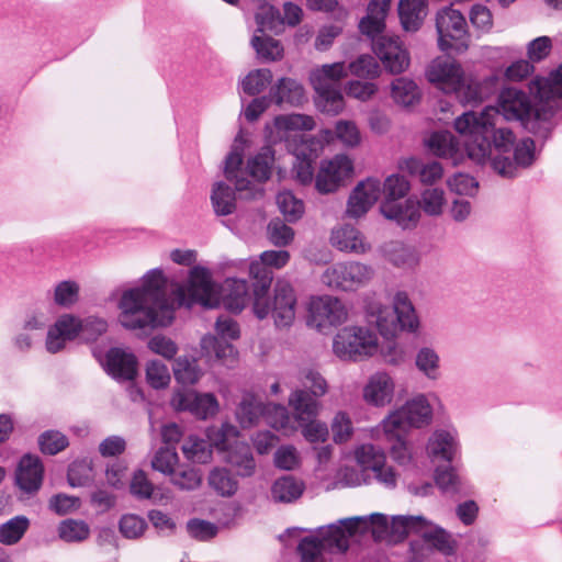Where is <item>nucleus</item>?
Returning a JSON list of instances; mask_svg holds the SVG:
<instances>
[{
  "label": "nucleus",
  "mask_w": 562,
  "mask_h": 562,
  "mask_svg": "<svg viewBox=\"0 0 562 562\" xmlns=\"http://www.w3.org/2000/svg\"><path fill=\"white\" fill-rule=\"evenodd\" d=\"M105 368L114 379L132 381L137 375V359L121 348H111L105 357Z\"/></svg>",
  "instance_id": "23"
},
{
  "label": "nucleus",
  "mask_w": 562,
  "mask_h": 562,
  "mask_svg": "<svg viewBox=\"0 0 562 562\" xmlns=\"http://www.w3.org/2000/svg\"><path fill=\"white\" fill-rule=\"evenodd\" d=\"M30 527V520L25 516H15L0 525V543L13 546L18 543Z\"/></svg>",
  "instance_id": "45"
},
{
  "label": "nucleus",
  "mask_w": 562,
  "mask_h": 562,
  "mask_svg": "<svg viewBox=\"0 0 562 562\" xmlns=\"http://www.w3.org/2000/svg\"><path fill=\"white\" fill-rule=\"evenodd\" d=\"M179 463V457L173 447H161L153 457L151 467L165 475H171Z\"/></svg>",
  "instance_id": "50"
},
{
  "label": "nucleus",
  "mask_w": 562,
  "mask_h": 562,
  "mask_svg": "<svg viewBox=\"0 0 562 562\" xmlns=\"http://www.w3.org/2000/svg\"><path fill=\"white\" fill-rule=\"evenodd\" d=\"M490 142L491 155L482 164L491 159L493 169L503 177H515L519 167H529L535 160V142L531 138H525L515 146L513 159L509 154L514 144L508 151H501L495 148L493 138H490Z\"/></svg>",
  "instance_id": "11"
},
{
  "label": "nucleus",
  "mask_w": 562,
  "mask_h": 562,
  "mask_svg": "<svg viewBox=\"0 0 562 562\" xmlns=\"http://www.w3.org/2000/svg\"><path fill=\"white\" fill-rule=\"evenodd\" d=\"M38 443L43 453L54 456L67 448L68 439L59 431L47 430L40 436Z\"/></svg>",
  "instance_id": "62"
},
{
  "label": "nucleus",
  "mask_w": 562,
  "mask_h": 562,
  "mask_svg": "<svg viewBox=\"0 0 562 562\" xmlns=\"http://www.w3.org/2000/svg\"><path fill=\"white\" fill-rule=\"evenodd\" d=\"M409 191V182L404 176L391 175L383 184L384 201L396 202L404 198Z\"/></svg>",
  "instance_id": "61"
},
{
  "label": "nucleus",
  "mask_w": 562,
  "mask_h": 562,
  "mask_svg": "<svg viewBox=\"0 0 562 562\" xmlns=\"http://www.w3.org/2000/svg\"><path fill=\"white\" fill-rule=\"evenodd\" d=\"M357 462L363 472H372L374 479L387 488H393L397 482L394 469L385 463V454L373 445H362L356 450Z\"/></svg>",
  "instance_id": "17"
},
{
  "label": "nucleus",
  "mask_w": 562,
  "mask_h": 562,
  "mask_svg": "<svg viewBox=\"0 0 562 562\" xmlns=\"http://www.w3.org/2000/svg\"><path fill=\"white\" fill-rule=\"evenodd\" d=\"M301 387L314 395L324 396L328 391L325 378L314 369H304L300 373Z\"/></svg>",
  "instance_id": "59"
},
{
  "label": "nucleus",
  "mask_w": 562,
  "mask_h": 562,
  "mask_svg": "<svg viewBox=\"0 0 562 562\" xmlns=\"http://www.w3.org/2000/svg\"><path fill=\"white\" fill-rule=\"evenodd\" d=\"M277 204L280 212L289 222H295L304 213V204L301 200L296 199L292 192L282 191L277 195Z\"/></svg>",
  "instance_id": "53"
},
{
  "label": "nucleus",
  "mask_w": 562,
  "mask_h": 562,
  "mask_svg": "<svg viewBox=\"0 0 562 562\" xmlns=\"http://www.w3.org/2000/svg\"><path fill=\"white\" fill-rule=\"evenodd\" d=\"M202 351L210 358L221 361L227 367H232L236 361V350L232 344L221 340L215 336L206 335L201 340Z\"/></svg>",
  "instance_id": "37"
},
{
  "label": "nucleus",
  "mask_w": 562,
  "mask_h": 562,
  "mask_svg": "<svg viewBox=\"0 0 562 562\" xmlns=\"http://www.w3.org/2000/svg\"><path fill=\"white\" fill-rule=\"evenodd\" d=\"M238 431L229 424L222 425L215 437H211L215 447L225 452L224 461L228 463L238 476L248 477L255 473L256 462L250 447L247 443L232 440L236 439Z\"/></svg>",
  "instance_id": "7"
},
{
  "label": "nucleus",
  "mask_w": 562,
  "mask_h": 562,
  "mask_svg": "<svg viewBox=\"0 0 562 562\" xmlns=\"http://www.w3.org/2000/svg\"><path fill=\"white\" fill-rule=\"evenodd\" d=\"M427 80L446 94H456L460 102L482 101L483 91L479 81L468 76L461 64L450 56L432 59L426 68Z\"/></svg>",
  "instance_id": "4"
},
{
  "label": "nucleus",
  "mask_w": 562,
  "mask_h": 562,
  "mask_svg": "<svg viewBox=\"0 0 562 562\" xmlns=\"http://www.w3.org/2000/svg\"><path fill=\"white\" fill-rule=\"evenodd\" d=\"M378 349L376 336L364 327H345L334 338L333 350L342 360H361Z\"/></svg>",
  "instance_id": "8"
},
{
  "label": "nucleus",
  "mask_w": 562,
  "mask_h": 562,
  "mask_svg": "<svg viewBox=\"0 0 562 562\" xmlns=\"http://www.w3.org/2000/svg\"><path fill=\"white\" fill-rule=\"evenodd\" d=\"M44 468L38 457L25 454L21 458L16 472L15 482L18 486L26 492H36L43 481Z\"/></svg>",
  "instance_id": "22"
},
{
  "label": "nucleus",
  "mask_w": 562,
  "mask_h": 562,
  "mask_svg": "<svg viewBox=\"0 0 562 562\" xmlns=\"http://www.w3.org/2000/svg\"><path fill=\"white\" fill-rule=\"evenodd\" d=\"M251 46L257 55L267 61H276L283 57V46L280 41L266 34H255L251 38Z\"/></svg>",
  "instance_id": "46"
},
{
  "label": "nucleus",
  "mask_w": 562,
  "mask_h": 562,
  "mask_svg": "<svg viewBox=\"0 0 562 562\" xmlns=\"http://www.w3.org/2000/svg\"><path fill=\"white\" fill-rule=\"evenodd\" d=\"M181 450L184 457L194 463H207L212 459L211 443L198 437H189Z\"/></svg>",
  "instance_id": "48"
},
{
  "label": "nucleus",
  "mask_w": 562,
  "mask_h": 562,
  "mask_svg": "<svg viewBox=\"0 0 562 562\" xmlns=\"http://www.w3.org/2000/svg\"><path fill=\"white\" fill-rule=\"evenodd\" d=\"M319 397L305 389L297 387L289 396V406L297 420H312L316 418L322 407Z\"/></svg>",
  "instance_id": "26"
},
{
  "label": "nucleus",
  "mask_w": 562,
  "mask_h": 562,
  "mask_svg": "<svg viewBox=\"0 0 562 562\" xmlns=\"http://www.w3.org/2000/svg\"><path fill=\"white\" fill-rule=\"evenodd\" d=\"M272 80L269 69H256L250 71L241 81V89L248 95L260 93Z\"/></svg>",
  "instance_id": "55"
},
{
  "label": "nucleus",
  "mask_w": 562,
  "mask_h": 562,
  "mask_svg": "<svg viewBox=\"0 0 562 562\" xmlns=\"http://www.w3.org/2000/svg\"><path fill=\"white\" fill-rule=\"evenodd\" d=\"M108 330L105 319L97 316L80 318V338L86 341H94Z\"/></svg>",
  "instance_id": "63"
},
{
  "label": "nucleus",
  "mask_w": 562,
  "mask_h": 562,
  "mask_svg": "<svg viewBox=\"0 0 562 562\" xmlns=\"http://www.w3.org/2000/svg\"><path fill=\"white\" fill-rule=\"evenodd\" d=\"M170 404L176 411H188L201 419L214 416L218 411V402L213 394H198L184 389L173 392Z\"/></svg>",
  "instance_id": "19"
},
{
  "label": "nucleus",
  "mask_w": 562,
  "mask_h": 562,
  "mask_svg": "<svg viewBox=\"0 0 562 562\" xmlns=\"http://www.w3.org/2000/svg\"><path fill=\"white\" fill-rule=\"evenodd\" d=\"M249 273L256 280L254 288V313L259 319H263L270 312V304L266 294L271 285L272 270L261 260L249 265Z\"/></svg>",
  "instance_id": "21"
},
{
  "label": "nucleus",
  "mask_w": 562,
  "mask_h": 562,
  "mask_svg": "<svg viewBox=\"0 0 562 562\" xmlns=\"http://www.w3.org/2000/svg\"><path fill=\"white\" fill-rule=\"evenodd\" d=\"M445 201L442 189L429 188L422 192L420 201H416V203L419 205V210L423 209L426 214L436 216L441 214Z\"/></svg>",
  "instance_id": "54"
},
{
  "label": "nucleus",
  "mask_w": 562,
  "mask_h": 562,
  "mask_svg": "<svg viewBox=\"0 0 562 562\" xmlns=\"http://www.w3.org/2000/svg\"><path fill=\"white\" fill-rule=\"evenodd\" d=\"M380 210L386 218L395 221L403 228L415 227L420 218L419 205L412 198L403 203L383 201Z\"/></svg>",
  "instance_id": "24"
},
{
  "label": "nucleus",
  "mask_w": 562,
  "mask_h": 562,
  "mask_svg": "<svg viewBox=\"0 0 562 562\" xmlns=\"http://www.w3.org/2000/svg\"><path fill=\"white\" fill-rule=\"evenodd\" d=\"M257 24L256 34L272 32L279 34L283 31V21L280 11L270 4L261 5L255 14Z\"/></svg>",
  "instance_id": "41"
},
{
  "label": "nucleus",
  "mask_w": 562,
  "mask_h": 562,
  "mask_svg": "<svg viewBox=\"0 0 562 562\" xmlns=\"http://www.w3.org/2000/svg\"><path fill=\"white\" fill-rule=\"evenodd\" d=\"M435 481L437 486L443 492L454 494L461 491L462 481L452 467H439L436 470Z\"/></svg>",
  "instance_id": "57"
},
{
  "label": "nucleus",
  "mask_w": 562,
  "mask_h": 562,
  "mask_svg": "<svg viewBox=\"0 0 562 562\" xmlns=\"http://www.w3.org/2000/svg\"><path fill=\"white\" fill-rule=\"evenodd\" d=\"M416 367L429 379L438 378L439 356L428 347L422 348L416 356Z\"/></svg>",
  "instance_id": "60"
},
{
  "label": "nucleus",
  "mask_w": 562,
  "mask_h": 562,
  "mask_svg": "<svg viewBox=\"0 0 562 562\" xmlns=\"http://www.w3.org/2000/svg\"><path fill=\"white\" fill-rule=\"evenodd\" d=\"M394 383L392 378L384 372L373 374L363 390L364 400L375 406L389 404L393 397Z\"/></svg>",
  "instance_id": "25"
},
{
  "label": "nucleus",
  "mask_w": 562,
  "mask_h": 562,
  "mask_svg": "<svg viewBox=\"0 0 562 562\" xmlns=\"http://www.w3.org/2000/svg\"><path fill=\"white\" fill-rule=\"evenodd\" d=\"M270 97L278 105L286 103L292 106H300L306 101L303 86L292 78H281L271 88Z\"/></svg>",
  "instance_id": "30"
},
{
  "label": "nucleus",
  "mask_w": 562,
  "mask_h": 562,
  "mask_svg": "<svg viewBox=\"0 0 562 562\" xmlns=\"http://www.w3.org/2000/svg\"><path fill=\"white\" fill-rule=\"evenodd\" d=\"M146 380L154 389L166 387L170 382V374L165 363L153 360L146 368Z\"/></svg>",
  "instance_id": "64"
},
{
  "label": "nucleus",
  "mask_w": 562,
  "mask_h": 562,
  "mask_svg": "<svg viewBox=\"0 0 562 562\" xmlns=\"http://www.w3.org/2000/svg\"><path fill=\"white\" fill-rule=\"evenodd\" d=\"M353 171L352 161L346 155H336L323 160L315 179L316 189L322 193L334 192Z\"/></svg>",
  "instance_id": "18"
},
{
  "label": "nucleus",
  "mask_w": 562,
  "mask_h": 562,
  "mask_svg": "<svg viewBox=\"0 0 562 562\" xmlns=\"http://www.w3.org/2000/svg\"><path fill=\"white\" fill-rule=\"evenodd\" d=\"M331 245L346 252L364 254L370 249L362 234L351 225H342L333 231Z\"/></svg>",
  "instance_id": "28"
},
{
  "label": "nucleus",
  "mask_w": 562,
  "mask_h": 562,
  "mask_svg": "<svg viewBox=\"0 0 562 562\" xmlns=\"http://www.w3.org/2000/svg\"><path fill=\"white\" fill-rule=\"evenodd\" d=\"M305 490V484L292 475H284L274 481L271 486V498L276 503H293Z\"/></svg>",
  "instance_id": "34"
},
{
  "label": "nucleus",
  "mask_w": 562,
  "mask_h": 562,
  "mask_svg": "<svg viewBox=\"0 0 562 562\" xmlns=\"http://www.w3.org/2000/svg\"><path fill=\"white\" fill-rule=\"evenodd\" d=\"M371 38L373 52L389 72L397 75L408 68L409 55L397 36L379 34Z\"/></svg>",
  "instance_id": "16"
},
{
  "label": "nucleus",
  "mask_w": 562,
  "mask_h": 562,
  "mask_svg": "<svg viewBox=\"0 0 562 562\" xmlns=\"http://www.w3.org/2000/svg\"><path fill=\"white\" fill-rule=\"evenodd\" d=\"M431 151L439 157L451 158L454 161L459 154V144L449 132L434 133L428 139Z\"/></svg>",
  "instance_id": "44"
},
{
  "label": "nucleus",
  "mask_w": 562,
  "mask_h": 562,
  "mask_svg": "<svg viewBox=\"0 0 562 562\" xmlns=\"http://www.w3.org/2000/svg\"><path fill=\"white\" fill-rule=\"evenodd\" d=\"M398 15L405 31H417L427 15L426 0H400Z\"/></svg>",
  "instance_id": "33"
},
{
  "label": "nucleus",
  "mask_w": 562,
  "mask_h": 562,
  "mask_svg": "<svg viewBox=\"0 0 562 562\" xmlns=\"http://www.w3.org/2000/svg\"><path fill=\"white\" fill-rule=\"evenodd\" d=\"M274 125L281 131H312L315 121L310 115L292 113L277 116Z\"/></svg>",
  "instance_id": "52"
},
{
  "label": "nucleus",
  "mask_w": 562,
  "mask_h": 562,
  "mask_svg": "<svg viewBox=\"0 0 562 562\" xmlns=\"http://www.w3.org/2000/svg\"><path fill=\"white\" fill-rule=\"evenodd\" d=\"M530 88L540 100L562 99V64L548 77H536Z\"/></svg>",
  "instance_id": "36"
},
{
  "label": "nucleus",
  "mask_w": 562,
  "mask_h": 562,
  "mask_svg": "<svg viewBox=\"0 0 562 562\" xmlns=\"http://www.w3.org/2000/svg\"><path fill=\"white\" fill-rule=\"evenodd\" d=\"M249 300V286L246 280L226 279L223 286V304L228 311L241 312Z\"/></svg>",
  "instance_id": "31"
},
{
  "label": "nucleus",
  "mask_w": 562,
  "mask_h": 562,
  "mask_svg": "<svg viewBox=\"0 0 562 562\" xmlns=\"http://www.w3.org/2000/svg\"><path fill=\"white\" fill-rule=\"evenodd\" d=\"M220 299L210 271L195 266L190 270L188 284L170 286L160 270L149 271L140 288L125 291L120 301L122 326L128 329L167 326L176 308H191L194 304L215 307Z\"/></svg>",
  "instance_id": "1"
},
{
  "label": "nucleus",
  "mask_w": 562,
  "mask_h": 562,
  "mask_svg": "<svg viewBox=\"0 0 562 562\" xmlns=\"http://www.w3.org/2000/svg\"><path fill=\"white\" fill-rule=\"evenodd\" d=\"M241 165L243 149L239 146H234L225 160L224 173L226 179L229 181H234L236 191H250L249 195L252 198L256 196V194H261V191L256 189L250 180L240 176L243 173V170L240 168Z\"/></svg>",
  "instance_id": "29"
},
{
  "label": "nucleus",
  "mask_w": 562,
  "mask_h": 562,
  "mask_svg": "<svg viewBox=\"0 0 562 562\" xmlns=\"http://www.w3.org/2000/svg\"><path fill=\"white\" fill-rule=\"evenodd\" d=\"M529 90L541 105H533L524 91L506 88L498 97L497 108L486 106L480 114L470 111L456 119L454 128L464 137V148L470 159L483 162L491 155L490 138H493L495 148L501 151H508L515 144V135L510 130L495 128L499 115L508 121H520L532 132H536V124L548 121L553 115V106L550 102L555 99L540 100L531 92V88Z\"/></svg>",
  "instance_id": "2"
},
{
  "label": "nucleus",
  "mask_w": 562,
  "mask_h": 562,
  "mask_svg": "<svg viewBox=\"0 0 562 562\" xmlns=\"http://www.w3.org/2000/svg\"><path fill=\"white\" fill-rule=\"evenodd\" d=\"M432 411L424 395L408 401L403 407L383 420L385 432L405 431L408 427H422L431 420Z\"/></svg>",
  "instance_id": "12"
},
{
  "label": "nucleus",
  "mask_w": 562,
  "mask_h": 562,
  "mask_svg": "<svg viewBox=\"0 0 562 562\" xmlns=\"http://www.w3.org/2000/svg\"><path fill=\"white\" fill-rule=\"evenodd\" d=\"M427 449L430 457L451 462L458 451V445L453 436L445 430H439L430 437Z\"/></svg>",
  "instance_id": "39"
},
{
  "label": "nucleus",
  "mask_w": 562,
  "mask_h": 562,
  "mask_svg": "<svg viewBox=\"0 0 562 562\" xmlns=\"http://www.w3.org/2000/svg\"><path fill=\"white\" fill-rule=\"evenodd\" d=\"M392 527L395 532L407 535L416 531L439 551L449 554L452 552V540L450 536L441 528L428 526L422 516H396L393 518Z\"/></svg>",
  "instance_id": "13"
},
{
  "label": "nucleus",
  "mask_w": 562,
  "mask_h": 562,
  "mask_svg": "<svg viewBox=\"0 0 562 562\" xmlns=\"http://www.w3.org/2000/svg\"><path fill=\"white\" fill-rule=\"evenodd\" d=\"M401 168L409 175L418 177L423 184H434L443 176V169L439 162H423L414 157L403 160Z\"/></svg>",
  "instance_id": "32"
},
{
  "label": "nucleus",
  "mask_w": 562,
  "mask_h": 562,
  "mask_svg": "<svg viewBox=\"0 0 562 562\" xmlns=\"http://www.w3.org/2000/svg\"><path fill=\"white\" fill-rule=\"evenodd\" d=\"M374 270L371 266L346 261L329 266L322 274V282L331 289L355 291L367 285L373 278Z\"/></svg>",
  "instance_id": "9"
},
{
  "label": "nucleus",
  "mask_w": 562,
  "mask_h": 562,
  "mask_svg": "<svg viewBox=\"0 0 562 562\" xmlns=\"http://www.w3.org/2000/svg\"><path fill=\"white\" fill-rule=\"evenodd\" d=\"M207 481L211 488L224 497L233 496L238 490V481L225 468H214L210 472Z\"/></svg>",
  "instance_id": "43"
},
{
  "label": "nucleus",
  "mask_w": 562,
  "mask_h": 562,
  "mask_svg": "<svg viewBox=\"0 0 562 562\" xmlns=\"http://www.w3.org/2000/svg\"><path fill=\"white\" fill-rule=\"evenodd\" d=\"M268 406L257 396L245 394L236 409V417L243 428L255 426L265 418Z\"/></svg>",
  "instance_id": "35"
},
{
  "label": "nucleus",
  "mask_w": 562,
  "mask_h": 562,
  "mask_svg": "<svg viewBox=\"0 0 562 562\" xmlns=\"http://www.w3.org/2000/svg\"><path fill=\"white\" fill-rule=\"evenodd\" d=\"M68 482L71 486H85L93 480L92 461L81 459L74 461L68 469Z\"/></svg>",
  "instance_id": "51"
},
{
  "label": "nucleus",
  "mask_w": 562,
  "mask_h": 562,
  "mask_svg": "<svg viewBox=\"0 0 562 562\" xmlns=\"http://www.w3.org/2000/svg\"><path fill=\"white\" fill-rule=\"evenodd\" d=\"M369 322L374 324L384 337H392L398 329L415 330L418 318L415 308L405 292H397L393 300V307L380 303H371L367 307Z\"/></svg>",
  "instance_id": "5"
},
{
  "label": "nucleus",
  "mask_w": 562,
  "mask_h": 562,
  "mask_svg": "<svg viewBox=\"0 0 562 562\" xmlns=\"http://www.w3.org/2000/svg\"><path fill=\"white\" fill-rule=\"evenodd\" d=\"M438 44L441 50L464 52L469 47L467 21L460 11L446 7L436 16Z\"/></svg>",
  "instance_id": "10"
},
{
  "label": "nucleus",
  "mask_w": 562,
  "mask_h": 562,
  "mask_svg": "<svg viewBox=\"0 0 562 562\" xmlns=\"http://www.w3.org/2000/svg\"><path fill=\"white\" fill-rule=\"evenodd\" d=\"M211 202L216 215H231L236 211L235 190L223 181L216 182L212 189Z\"/></svg>",
  "instance_id": "38"
},
{
  "label": "nucleus",
  "mask_w": 562,
  "mask_h": 562,
  "mask_svg": "<svg viewBox=\"0 0 562 562\" xmlns=\"http://www.w3.org/2000/svg\"><path fill=\"white\" fill-rule=\"evenodd\" d=\"M348 311L339 299L330 295L312 297L308 306V324L318 330L337 326L347 321Z\"/></svg>",
  "instance_id": "14"
},
{
  "label": "nucleus",
  "mask_w": 562,
  "mask_h": 562,
  "mask_svg": "<svg viewBox=\"0 0 562 562\" xmlns=\"http://www.w3.org/2000/svg\"><path fill=\"white\" fill-rule=\"evenodd\" d=\"M274 162V151L270 146H265L247 164L248 173L257 181L263 182L270 178Z\"/></svg>",
  "instance_id": "40"
},
{
  "label": "nucleus",
  "mask_w": 562,
  "mask_h": 562,
  "mask_svg": "<svg viewBox=\"0 0 562 562\" xmlns=\"http://www.w3.org/2000/svg\"><path fill=\"white\" fill-rule=\"evenodd\" d=\"M346 68L347 75L351 74L352 76L366 79H374L381 74L380 64L374 56L369 54L358 56Z\"/></svg>",
  "instance_id": "47"
},
{
  "label": "nucleus",
  "mask_w": 562,
  "mask_h": 562,
  "mask_svg": "<svg viewBox=\"0 0 562 562\" xmlns=\"http://www.w3.org/2000/svg\"><path fill=\"white\" fill-rule=\"evenodd\" d=\"M391 92L394 101L405 106L415 104L422 97L420 89L416 82L406 77H400L393 80Z\"/></svg>",
  "instance_id": "42"
},
{
  "label": "nucleus",
  "mask_w": 562,
  "mask_h": 562,
  "mask_svg": "<svg viewBox=\"0 0 562 562\" xmlns=\"http://www.w3.org/2000/svg\"><path fill=\"white\" fill-rule=\"evenodd\" d=\"M172 484L181 490H194L200 486L202 475L199 470L190 467H180L170 475Z\"/></svg>",
  "instance_id": "58"
},
{
  "label": "nucleus",
  "mask_w": 562,
  "mask_h": 562,
  "mask_svg": "<svg viewBox=\"0 0 562 562\" xmlns=\"http://www.w3.org/2000/svg\"><path fill=\"white\" fill-rule=\"evenodd\" d=\"M270 304V312L274 325L279 328L289 327L293 324L296 314L297 297L293 285L280 279L274 284L273 297H266Z\"/></svg>",
  "instance_id": "15"
},
{
  "label": "nucleus",
  "mask_w": 562,
  "mask_h": 562,
  "mask_svg": "<svg viewBox=\"0 0 562 562\" xmlns=\"http://www.w3.org/2000/svg\"><path fill=\"white\" fill-rule=\"evenodd\" d=\"M391 0H371L368 4L367 15L359 23L362 34L374 37L385 27V16L390 10Z\"/></svg>",
  "instance_id": "27"
},
{
  "label": "nucleus",
  "mask_w": 562,
  "mask_h": 562,
  "mask_svg": "<svg viewBox=\"0 0 562 562\" xmlns=\"http://www.w3.org/2000/svg\"><path fill=\"white\" fill-rule=\"evenodd\" d=\"M347 77L345 63L323 65L311 72V83L317 93L316 105L323 113L336 115L344 109L341 79Z\"/></svg>",
  "instance_id": "6"
},
{
  "label": "nucleus",
  "mask_w": 562,
  "mask_h": 562,
  "mask_svg": "<svg viewBox=\"0 0 562 562\" xmlns=\"http://www.w3.org/2000/svg\"><path fill=\"white\" fill-rule=\"evenodd\" d=\"M89 527L86 522L67 519L60 522L58 527V536L67 542H79L88 538Z\"/></svg>",
  "instance_id": "56"
},
{
  "label": "nucleus",
  "mask_w": 562,
  "mask_h": 562,
  "mask_svg": "<svg viewBox=\"0 0 562 562\" xmlns=\"http://www.w3.org/2000/svg\"><path fill=\"white\" fill-rule=\"evenodd\" d=\"M387 519L384 515L370 517H351L341 519L321 531L319 538L306 537L299 543L301 562H325L326 554H341L349 549V540L368 532L371 528L385 529ZM378 531L372 529V533Z\"/></svg>",
  "instance_id": "3"
},
{
  "label": "nucleus",
  "mask_w": 562,
  "mask_h": 562,
  "mask_svg": "<svg viewBox=\"0 0 562 562\" xmlns=\"http://www.w3.org/2000/svg\"><path fill=\"white\" fill-rule=\"evenodd\" d=\"M380 194L381 184L379 180L369 178L359 182L348 199L347 215L353 218L364 215L378 201Z\"/></svg>",
  "instance_id": "20"
},
{
  "label": "nucleus",
  "mask_w": 562,
  "mask_h": 562,
  "mask_svg": "<svg viewBox=\"0 0 562 562\" xmlns=\"http://www.w3.org/2000/svg\"><path fill=\"white\" fill-rule=\"evenodd\" d=\"M173 374L179 383L186 385L196 383L202 375V371L199 368L196 359L184 356L176 359Z\"/></svg>",
  "instance_id": "49"
}]
</instances>
